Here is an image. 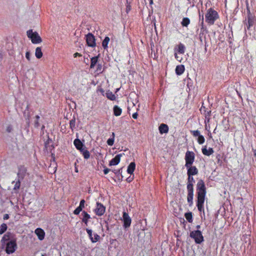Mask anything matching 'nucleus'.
Returning a JSON list of instances; mask_svg holds the SVG:
<instances>
[{"instance_id":"29","label":"nucleus","mask_w":256,"mask_h":256,"mask_svg":"<svg viewBox=\"0 0 256 256\" xmlns=\"http://www.w3.org/2000/svg\"><path fill=\"white\" fill-rule=\"evenodd\" d=\"M106 97L110 100H114L116 99V96L110 92H108L106 93Z\"/></svg>"},{"instance_id":"36","label":"nucleus","mask_w":256,"mask_h":256,"mask_svg":"<svg viewBox=\"0 0 256 256\" xmlns=\"http://www.w3.org/2000/svg\"><path fill=\"white\" fill-rule=\"evenodd\" d=\"M84 202H85V201L84 200H82L80 202V206H78V208H81L82 210V208H84Z\"/></svg>"},{"instance_id":"41","label":"nucleus","mask_w":256,"mask_h":256,"mask_svg":"<svg viewBox=\"0 0 256 256\" xmlns=\"http://www.w3.org/2000/svg\"><path fill=\"white\" fill-rule=\"evenodd\" d=\"M12 128L11 125H8V126H7L6 128V130L7 132H10L12 131Z\"/></svg>"},{"instance_id":"33","label":"nucleus","mask_w":256,"mask_h":256,"mask_svg":"<svg viewBox=\"0 0 256 256\" xmlns=\"http://www.w3.org/2000/svg\"><path fill=\"white\" fill-rule=\"evenodd\" d=\"M198 142L200 144H202L204 142V137L202 135H200L198 136Z\"/></svg>"},{"instance_id":"39","label":"nucleus","mask_w":256,"mask_h":256,"mask_svg":"<svg viewBox=\"0 0 256 256\" xmlns=\"http://www.w3.org/2000/svg\"><path fill=\"white\" fill-rule=\"evenodd\" d=\"M82 210L81 208L78 207L74 212V214L77 215L80 214V212Z\"/></svg>"},{"instance_id":"3","label":"nucleus","mask_w":256,"mask_h":256,"mask_svg":"<svg viewBox=\"0 0 256 256\" xmlns=\"http://www.w3.org/2000/svg\"><path fill=\"white\" fill-rule=\"evenodd\" d=\"M218 18L217 12L212 8L208 10L206 14V22L210 24H213L214 21Z\"/></svg>"},{"instance_id":"26","label":"nucleus","mask_w":256,"mask_h":256,"mask_svg":"<svg viewBox=\"0 0 256 256\" xmlns=\"http://www.w3.org/2000/svg\"><path fill=\"white\" fill-rule=\"evenodd\" d=\"M98 56L92 57L91 58V64H90V68H94V66H95L96 64L98 62Z\"/></svg>"},{"instance_id":"30","label":"nucleus","mask_w":256,"mask_h":256,"mask_svg":"<svg viewBox=\"0 0 256 256\" xmlns=\"http://www.w3.org/2000/svg\"><path fill=\"white\" fill-rule=\"evenodd\" d=\"M190 20L187 18H184L182 22V24L183 26H187L190 24Z\"/></svg>"},{"instance_id":"6","label":"nucleus","mask_w":256,"mask_h":256,"mask_svg":"<svg viewBox=\"0 0 256 256\" xmlns=\"http://www.w3.org/2000/svg\"><path fill=\"white\" fill-rule=\"evenodd\" d=\"M194 154L192 152L188 151L186 153L185 160L186 164L185 166L186 168H189L194 162Z\"/></svg>"},{"instance_id":"45","label":"nucleus","mask_w":256,"mask_h":256,"mask_svg":"<svg viewBox=\"0 0 256 256\" xmlns=\"http://www.w3.org/2000/svg\"><path fill=\"white\" fill-rule=\"evenodd\" d=\"M138 114L136 113V112H135L133 114H132V118H134V119H136L138 118Z\"/></svg>"},{"instance_id":"10","label":"nucleus","mask_w":256,"mask_h":256,"mask_svg":"<svg viewBox=\"0 0 256 256\" xmlns=\"http://www.w3.org/2000/svg\"><path fill=\"white\" fill-rule=\"evenodd\" d=\"M105 207L101 204L97 202L96 208L94 210L96 214L99 216H102L105 212Z\"/></svg>"},{"instance_id":"35","label":"nucleus","mask_w":256,"mask_h":256,"mask_svg":"<svg viewBox=\"0 0 256 256\" xmlns=\"http://www.w3.org/2000/svg\"><path fill=\"white\" fill-rule=\"evenodd\" d=\"M254 23L253 20L250 18V17L248 18V28H249L250 26H252Z\"/></svg>"},{"instance_id":"49","label":"nucleus","mask_w":256,"mask_h":256,"mask_svg":"<svg viewBox=\"0 0 256 256\" xmlns=\"http://www.w3.org/2000/svg\"><path fill=\"white\" fill-rule=\"evenodd\" d=\"M8 218H9L8 215V214H4V220H7V219H8Z\"/></svg>"},{"instance_id":"17","label":"nucleus","mask_w":256,"mask_h":256,"mask_svg":"<svg viewBox=\"0 0 256 256\" xmlns=\"http://www.w3.org/2000/svg\"><path fill=\"white\" fill-rule=\"evenodd\" d=\"M159 130L160 134H166L168 132V126L166 124H161L159 126Z\"/></svg>"},{"instance_id":"24","label":"nucleus","mask_w":256,"mask_h":256,"mask_svg":"<svg viewBox=\"0 0 256 256\" xmlns=\"http://www.w3.org/2000/svg\"><path fill=\"white\" fill-rule=\"evenodd\" d=\"M185 218L189 222H192V215L191 212H186L184 214Z\"/></svg>"},{"instance_id":"52","label":"nucleus","mask_w":256,"mask_h":256,"mask_svg":"<svg viewBox=\"0 0 256 256\" xmlns=\"http://www.w3.org/2000/svg\"><path fill=\"white\" fill-rule=\"evenodd\" d=\"M112 135L113 136V138H114V133L112 132Z\"/></svg>"},{"instance_id":"43","label":"nucleus","mask_w":256,"mask_h":256,"mask_svg":"<svg viewBox=\"0 0 256 256\" xmlns=\"http://www.w3.org/2000/svg\"><path fill=\"white\" fill-rule=\"evenodd\" d=\"M188 184L191 183V184H192V182H194L193 178L191 176H188Z\"/></svg>"},{"instance_id":"34","label":"nucleus","mask_w":256,"mask_h":256,"mask_svg":"<svg viewBox=\"0 0 256 256\" xmlns=\"http://www.w3.org/2000/svg\"><path fill=\"white\" fill-rule=\"evenodd\" d=\"M114 138H109L107 140V144L109 146H112L114 144Z\"/></svg>"},{"instance_id":"40","label":"nucleus","mask_w":256,"mask_h":256,"mask_svg":"<svg viewBox=\"0 0 256 256\" xmlns=\"http://www.w3.org/2000/svg\"><path fill=\"white\" fill-rule=\"evenodd\" d=\"M70 127L72 128L74 127L75 126V120L73 119L70 121Z\"/></svg>"},{"instance_id":"38","label":"nucleus","mask_w":256,"mask_h":256,"mask_svg":"<svg viewBox=\"0 0 256 256\" xmlns=\"http://www.w3.org/2000/svg\"><path fill=\"white\" fill-rule=\"evenodd\" d=\"M192 133L194 136H198L200 135V132L198 130L192 131Z\"/></svg>"},{"instance_id":"47","label":"nucleus","mask_w":256,"mask_h":256,"mask_svg":"<svg viewBox=\"0 0 256 256\" xmlns=\"http://www.w3.org/2000/svg\"><path fill=\"white\" fill-rule=\"evenodd\" d=\"M104 174H106L109 172V169L108 168H106L104 170Z\"/></svg>"},{"instance_id":"51","label":"nucleus","mask_w":256,"mask_h":256,"mask_svg":"<svg viewBox=\"0 0 256 256\" xmlns=\"http://www.w3.org/2000/svg\"><path fill=\"white\" fill-rule=\"evenodd\" d=\"M196 228H200V225H198V226H196Z\"/></svg>"},{"instance_id":"7","label":"nucleus","mask_w":256,"mask_h":256,"mask_svg":"<svg viewBox=\"0 0 256 256\" xmlns=\"http://www.w3.org/2000/svg\"><path fill=\"white\" fill-rule=\"evenodd\" d=\"M16 240L15 239H12L10 242H6V252L10 254H12L16 250Z\"/></svg>"},{"instance_id":"44","label":"nucleus","mask_w":256,"mask_h":256,"mask_svg":"<svg viewBox=\"0 0 256 256\" xmlns=\"http://www.w3.org/2000/svg\"><path fill=\"white\" fill-rule=\"evenodd\" d=\"M30 52H27L26 54V57L28 60H30Z\"/></svg>"},{"instance_id":"25","label":"nucleus","mask_w":256,"mask_h":256,"mask_svg":"<svg viewBox=\"0 0 256 256\" xmlns=\"http://www.w3.org/2000/svg\"><path fill=\"white\" fill-rule=\"evenodd\" d=\"M193 195L194 194L188 193L187 196V200L189 203L190 206H192V200H193Z\"/></svg>"},{"instance_id":"28","label":"nucleus","mask_w":256,"mask_h":256,"mask_svg":"<svg viewBox=\"0 0 256 256\" xmlns=\"http://www.w3.org/2000/svg\"><path fill=\"white\" fill-rule=\"evenodd\" d=\"M184 49H185V47H184V45H183L182 44H180L178 46V50H177L180 54H184Z\"/></svg>"},{"instance_id":"11","label":"nucleus","mask_w":256,"mask_h":256,"mask_svg":"<svg viewBox=\"0 0 256 256\" xmlns=\"http://www.w3.org/2000/svg\"><path fill=\"white\" fill-rule=\"evenodd\" d=\"M123 220L124 227L126 228L130 226L131 224V218L129 216L128 214L126 212H123Z\"/></svg>"},{"instance_id":"31","label":"nucleus","mask_w":256,"mask_h":256,"mask_svg":"<svg viewBox=\"0 0 256 256\" xmlns=\"http://www.w3.org/2000/svg\"><path fill=\"white\" fill-rule=\"evenodd\" d=\"M187 188L188 193L193 194L194 189H193V184H188Z\"/></svg>"},{"instance_id":"4","label":"nucleus","mask_w":256,"mask_h":256,"mask_svg":"<svg viewBox=\"0 0 256 256\" xmlns=\"http://www.w3.org/2000/svg\"><path fill=\"white\" fill-rule=\"evenodd\" d=\"M28 37L31 40L33 44H40L42 42V39L36 32H33L32 30L27 32Z\"/></svg>"},{"instance_id":"48","label":"nucleus","mask_w":256,"mask_h":256,"mask_svg":"<svg viewBox=\"0 0 256 256\" xmlns=\"http://www.w3.org/2000/svg\"><path fill=\"white\" fill-rule=\"evenodd\" d=\"M74 58H76L78 56H81V54L78 52H76L74 54Z\"/></svg>"},{"instance_id":"42","label":"nucleus","mask_w":256,"mask_h":256,"mask_svg":"<svg viewBox=\"0 0 256 256\" xmlns=\"http://www.w3.org/2000/svg\"><path fill=\"white\" fill-rule=\"evenodd\" d=\"M36 120L35 121V126L36 127H38L39 126V123L38 122V119L40 118V116H36Z\"/></svg>"},{"instance_id":"21","label":"nucleus","mask_w":256,"mask_h":256,"mask_svg":"<svg viewBox=\"0 0 256 256\" xmlns=\"http://www.w3.org/2000/svg\"><path fill=\"white\" fill-rule=\"evenodd\" d=\"M35 56L38 58H40L42 56L43 54L40 47H38L36 48L35 51Z\"/></svg>"},{"instance_id":"2","label":"nucleus","mask_w":256,"mask_h":256,"mask_svg":"<svg viewBox=\"0 0 256 256\" xmlns=\"http://www.w3.org/2000/svg\"><path fill=\"white\" fill-rule=\"evenodd\" d=\"M74 143L76 148L82 152L84 158L88 159L90 156V152L88 150L85 149L86 147L82 142L79 139L76 138L74 140Z\"/></svg>"},{"instance_id":"1","label":"nucleus","mask_w":256,"mask_h":256,"mask_svg":"<svg viewBox=\"0 0 256 256\" xmlns=\"http://www.w3.org/2000/svg\"><path fill=\"white\" fill-rule=\"evenodd\" d=\"M198 202L197 206L199 211L201 212L203 208V204L204 201L206 193V188L202 180L198 181L197 184Z\"/></svg>"},{"instance_id":"13","label":"nucleus","mask_w":256,"mask_h":256,"mask_svg":"<svg viewBox=\"0 0 256 256\" xmlns=\"http://www.w3.org/2000/svg\"><path fill=\"white\" fill-rule=\"evenodd\" d=\"M124 154H120L116 155L114 158H112L110 162V166H116L120 162L121 157Z\"/></svg>"},{"instance_id":"12","label":"nucleus","mask_w":256,"mask_h":256,"mask_svg":"<svg viewBox=\"0 0 256 256\" xmlns=\"http://www.w3.org/2000/svg\"><path fill=\"white\" fill-rule=\"evenodd\" d=\"M86 232L89 236V237L92 242H96L100 238V236L96 234H94V237L92 236V230H91L86 229Z\"/></svg>"},{"instance_id":"18","label":"nucleus","mask_w":256,"mask_h":256,"mask_svg":"<svg viewBox=\"0 0 256 256\" xmlns=\"http://www.w3.org/2000/svg\"><path fill=\"white\" fill-rule=\"evenodd\" d=\"M136 168V164L134 162H132L130 163L129 166H128L127 169V172L128 174H132L135 170Z\"/></svg>"},{"instance_id":"46","label":"nucleus","mask_w":256,"mask_h":256,"mask_svg":"<svg viewBox=\"0 0 256 256\" xmlns=\"http://www.w3.org/2000/svg\"><path fill=\"white\" fill-rule=\"evenodd\" d=\"M174 56L178 60V61L180 62L181 58H179V56H178L176 53H175Z\"/></svg>"},{"instance_id":"9","label":"nucleus","mask_w":256,"mask_h":256,"mask_svg":"<svg viewBox=\"0 0 256 256\" xmlns=\"http://www.w3.org/2000/svg\"><path fill=\"white\" fill-rule=\"evenodd\" d=\"M52 158L50 160V164L48 167V172L50 174L54 173L56 170L57 164L53 157V154H52Z\"/></svg>"},{"instance_id":"32","label":"nucleus","mask_w":256,"mask_h":256,"mask_svg":"<svg viewBox=\"0 0 256 256\" xmlns=\"http://www.w3.org/2000/svg\"><path fill=\"white\" fill-rule=\"evenodd\" d=\"M7 228V226L5 224H3L1 225L0 228V234H2Z\"/></svg>"},{"instance_id":"50","label":"nucleus","mask_w":256,"mask_h":256,"mask_svg":"<svg viewBox=\"0 0 256 256\" xmlns=\"http://www.w3.org/2000/svg\"><path fill=\"white\" fill-rule=\"evenodd\" d=\"M150 4H153V0H150Z\"/></svg>"},{"instance_id":"22","label":"nucleus","mask_w":256,"mask_h":256,"mask_svg":"<svg viewBox=\"0 0 256 256\" xmlns=\"http://www.w3.org/2000/svg\"><path fill=\"white\" fill-rule=\"evenodd\" d=\"M82 214L83 215L82 222L87 224L88 220L90 218V216L85 211L82 212Z\"/></svg>"},{"instance_id":"8","label":"nucleus","mask_w":256,"mask_h":256,"mask_svg":"<svg viewBox=\"0 0 256 256\" xmlns=\"http://www.w3.org/2000/svg\"><path fill=\"white\" fill-rule=\"evenodd\" d=\"M86 41L89 46L94 47L96 45L94 36L91 33L86 36Z\"/></svg>"},{"instance_id":"5","label":"nucleus","mask_w":256,"mask_h":256,"mask_svg":"<svg viewBox=\"0 0 256 256\" xmlns=\"http://www.w3.org/2000/svg\"><path fill=\"white\" fill-rule=\"evenodd\" d=\"M190 236L194 240L196 244H200L204 241V238L200 230H197L192 232L190 233Z\"/></svg>"},{"instance_id":"19","label":"nucleus","mask_w":256,"mask_h":256,"mask_svg":"<svg viewBox=\"0 0 256 256\" xmlns=\"http://www.w3.org/2000/svg\"><path fill=\"white\" fill-rule=\"evenodd\" d=\"M184 70V67L183 65H179L176 67V72L178 75L182 74Z\"/></svg>"},{"instance_id":"37","label":"nucleus","mask_w":256,"mask_h":256,"mask_svg":"<svg viewBox=\"0 0 256 256\" xmlns=\"http://www.w3.org/2000/svg\"><path fill=\"white\" fill-rule=\"evenodd\" d=\"M20 186V182L19 180L16 182L14 185V190L19 189Z\"/></svg>"},{"instance_id":"27","label":"nucleus","mask_w":256,"mask_h":256,"mask_svg":"<svg viewBox=\"0 0 256 256\" xmlns=\"http://www.w3.org/2000/svg\"><path fill=\"white\" fill-rule=\"evenodd\" d=\"M109 42L110 38L108 36H106L102 42V46L104 49L107 48Z\"/></svg>"},{"instance_id":"20","label":"nucleus","mask_w":256,"mask_h":256,"mask_svg":"<svg viewBox=\"0 0 256 256\" xmlns=\"http://www.w3.org/2000/svg\"><path fill=\"white\" fill-rule=\"evenodd\" d=\"M202 152L204 154L209 156L214 152V150L212 148L207 150L206 148H204L202 149Z\"/></svg>"},{"instance_id":"16","label":"nucleus","mask_w":256,"mask_h":256,"mask_svg":"<svg viewBox=\"0 0 256 256\" xmlns=\"http://www.w3.org/2000/svg\"><path fill=\"white\" fill-rule=\"evenodd\" d=\"M14 239L13 238V235L10 233H7L4 234L2 240V242L3 244H4L6 242H10L11 240Z\"/></svg>"},{"instance_id":"53","label":"nucleus","mask_w":256,"mask_h":256,"mask_svg":"<svg viewBox=\"0 0 256 256\" xmlns=\"http://www.w3.org/2000/svg\"><path fill=\"white\" fill-rule=\"evenodd\" d=\"M41 256H44V255H43V254H42V255Z\"/></svg>"},{"instance_id":"23","label":"nucleus","mask_w":256,"mask_h":256,"mask_svg":"<svg viewBox=\"0 0 256 256\" xmlns=\"http://www.w3.org/2000/svg\"><path fill=\"white\" fill-rule=\"evenodd\" d=\"M114 112L116 116H119L122 114V109L117 106L114 107Z\"/></svg>"},{"instance_id":"14","label":"nucleus","mask_w":256,"mask_h":256,"mask_svg":"<svg viewBox=\"0 0 256 256\" xmlns=\"http://www.w3.org/2000/svg\"><path fill=\"white\" fill-rule=\"evenodd\" d=\"M34 232L40 240H42L44 239L45 232L43 230L40 228H38L35 230Z\"/></svg>"},{"instance_id":"15","label":"nucleus","mask_w":256,"mask_h":256,"mask_svg":"<svg viewBox=\"0 0 256 256\" xmlns=\"http://www.w3.org/2000/svg\"><path fill=\"white\" fill-rule=\"evenodd\" d=\"M188 176H191L193 175H196L198 173V170L194 166H190L188 168Z\"/></svg>"}]
</instances>
